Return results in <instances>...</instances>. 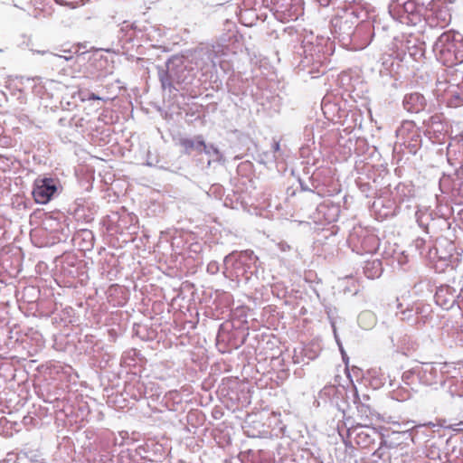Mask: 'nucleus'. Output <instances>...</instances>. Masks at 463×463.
Segmentation results:
<instances>
[{
    "label": "nucleus",
    "mask_w": 463,
    "mask_h": 463,
    "mask_svg": "<svg viewBox=\"0 0 463 463\" xmlns=\"http://www.w3.org/2000/svg\"><path fill=\"white\" fill-rule=\"evenodd\" d=\"M320 5H327L329 3V0H319Z\"/></svg>",
    "instance_id": "f3484780"
},
{
    "label": "nucleus",
    "mask_w": 463,
    "mask_h": 463,
    "mask_svg": "<svg viewBox=\"0 0 463 463\" xmlns=\"http://www.w3.org/2000/svg\"><path fill=\"white\" fill-rule=\"evenodd\" d=\"M427 105L423 95L418 92L408 94L403 99L404 109L411 113H419L425 109Z\"/></svg>",
    "instance_id": "7ed1b4c3"
},
{
    "label": "nucleus",
    "mask_w": 463,
    "mask_h": 463,
    "mask_svg": "<svg viewBox=\"0 0 463 463\" xmlns=\"http://www.w3.org/2000/svg\"><path fill=\"white\" fill-rule=\"evenodd\" d=\"M411 129H414V126H413L412 122H405L402 124V126L401 129H399L398 133H399V135L403 136L405 130H411Z\"/></svg>",
    "instance_id": "9d476101"
},
{
    "label": "nucleus",
    "mask_w": 463,
    "mask_h": 463,
    "mask_svg": "<svg viewBox=\"0 0 463 463\" xmlns=\"http://www.w3.org/2000/svg\"><path fill=\"white\" fill-rule=\"evenodd\" d=\"M449 103L452 106L458 107L463 103V99L459 98L458 96H456L455 100H450Z\"/></svg>",
    "instance_id": "f8f14e48"
},
{
    "label": "nucleus",
    "mask_w": 463,
    "mask_h": 463,
    "mask_svg": "<svg viewBox=\"0 0 463 463\" xmlns=\"http://www.w3.org/2000/svg\"><path fill=\"white\" fill-rule=\"evenodd\" d=\"M411 316H412V311L411 310L403 311L402 313L401 320H402V321H409Z\"/></svg>",
    "instance_id": "9b49d317"
},
{
    "label": "nucleus",
    "mask_w": 463,
    "mask_h": 463,
    "mask_svg": "<svg viewBox=\"0 0 463 463\" xmlns=\"http://www.w3.org/2000/svg\"><path fill=\"white\" fill-rule=\"evenodd\" d=\"M435 48L439 60L447 67L463 62V38L454 32L443 33L438 39Z\"/></svg>",
    "instance_id": "f257e3e1"
},
{
    "label": "nucleus",
    "mask_w": 463,
    "mask_h": 463,
    "mask_svg": "<svg viewBox=\"0 0 463 463\" xmlns=\"http://www.w3.org/2000/svg\"><path fill=\"white\" fill-rule=\"evenodd\" d=\"M426 323V320H422V319H420L419 317H417L414 320V323L413 325L416 326L417 327H420L422 326L423 325H425Z\"/></svg>",
    "instance_id": "ddd939ff"
},
{
    "label": "nucleus",
    "mask_w": 463,
    "mask_h": 463,
    "mask_svg": "<svg viewBox=\"0 0 463 463\" xmlns=\"http://www.w3.org/2000/svg\"><path fill=\"white\" fill-rule=\"evenodd\" d=\"M88 99L89 100H99V99H100V98L98 95H96L95 93H90Z\"/></svg>",
    "instance_id": "2eb2a0df"
},
{
    "label": "nucleus",
    "mask_w": 463,
    "mask_h": 463,
    "mask_svg": "<svg viewBox=\"0 0 463 463\" xmlns=\"http://www.w3.org/2000/svg\"><path fill=\"white\" fill-rule=\"evenodd\" d=\"M56 191V181L53 178H38L34 181L33 196L37 203L45 204L51 201Z\"/></svg>",
    "instance_id": "f03ea898"
},
{
    "label": "nucleus",
    "mask_w": 463,
    "mask_h": 463,
    "mask_svg": "<svg viewBox=\"0 0 463 463\" xmlns=\"http://www.w3.org/2000/svg\"><path fill=\"white\" fill-rule=\"evenodd\" d=\"M373 438L371 434H369L366 430H362L356 435L355 441L356 443L364 448L369 447L373 443Z\"/></svg>",
    "instance_id": "0eeeda50"
},
{
    "label": "nucleus",
    "mask_w": 463,
    "mask_h": 463,
    "mask_svg": "<svg viewBox=\"0 0 463 463\" xmlns=\"http://www.w3.org/2000/svg\"><path fill=\"white\" fill-rule=\"evenodd\" d=\"M56 3L63 5L76 6L84 4V0H55Z\"/></svg>",
    "instance_id": "1a4fd4ad"
},
{
    "label": "nucleus",
    "mask_w": 463,
    "mask_h": 463,
    "mask_svg": "<svg viewBox=\"0 0 463 463\" xmlns=\"http://www.w3.org/2000/svg\"><path fill=\"white\" fill-rule=\"evenodd\" d=\"M441 293H442V290H439V291H438V292L436 293V296H435V298H436V301H437V303H438V304H439V305H441V306H445V304H444V303H441V302H440Z\"/></svg>",
    "instance_id": "4468645a"
},
{
    "label": "nucleus",
    "mask_w": 463,
    "mask_h": 463,
    "mask_svg": "<svg viewBox=\"0 0 463 463\" xmlns=\"http://www.w3.org/2000/svg\"><path fill=\"white\" fill-rule=\"evenodd\" d=\"M408 6H411V8L414 7V4L412 2H407L404 5L405 9L408 11Z\"/></svg>",
    "instance_id": "dca6fc26"
},
{
    "label": "nucleus",
    "mask_w": 463,
    "mask_h": 463,
    "mask_svg": "<svg viewBox=\"0 0 463 463\" xmlns=\"http://www.w3.org/2000/svg\"><path fill=\"white\" fill-rule=\"evenodd\" d=\"M179 144L186 154H191L193 150H196L199 153L206 152V145L202 136L196 137L195 139L181 138Z\"/></svg>",
    "instance_id": "39448f33"
},
{
    "label": "nucleus",
    "mask_w": 463,
    "mask_h": 463,
    "mask_svg": "<svg viewBox=\"0 0 463 463\" xmlns=\"http://www.w3.org/2000/svg\"><path fill=\"white\" fill-rule=\"evenodd\" d=\"M364 274L369 279H375L382 274V263L380 260L368 261L364 267Z\"/></svg>",
    "instance_id": "423d86ee"
},
{
    "label": "nucleus",
    "mask_w": 463,
    "mask_h": 463,
    "mask_svg": "<svg viewBox=\"0 0 463 463\" xmlns=\"http://www.w3.org/2000/svg\"><path fill=\"white\" fill-rule=\"evenodd\" d=\"M374 321V317L369 312H363L358 316L359 325L364 328L370 327Z\"/></svg>",
    "instance_id": "6e6552de"
},
{
    "label": "nucleus",
    "mask_w": 463,
    "mask_h": 463,
    "mask_svg": "<svg viewBox=\"0 0 463 463\" xmlns=\"http://www.w3.org/2000/svg\"><path fill=\"white\" fill-rule=\"evenodd\" d=\"M451 14L447 8L437 9L429 18L431 27L444 28L450 24Z\"/></svg>",
    "instance_id": "20e7f679"
}]
</instances>
